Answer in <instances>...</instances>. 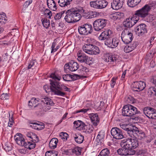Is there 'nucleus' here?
<instances>
[{"label": "nucleus", "mask_w": 156, "mask_h": 156, "mask_svg": "<svg viewBox=\"0 0 156 156\" xmlns=\"http://www.w3.org/2000/svg\"><path fill=\"white\" fill-rule=\"evenodd\" d=\"M31 141L26 142L25 144L24 145V146L26 148L30 150L34 149L35 148L36 145L35 142H37L39 140L38 138L35 140L34 139V140H30Z\"/></svg>", "instance_id": "5701e85b"}, {"label": "nucleus", "mask_w": 156, "mask_h": 156, "mask_svg": "<svg viewBox=\"0 0 156 156\" xmlns=\"http://www.w3.org/2000/svg\"><path fill=\"white\" fill-rule=\"evenodd\" d=\"M4 148L6 151H9L12 150L11 145L9 143L5 144L4 147Z\"/></svg>", "instance_id": "864d4df0"}, {"label": "nucleus", "mask_w": 156, "mask_h": 156, "mask_svg": "<svg viewBox=\"0 0 156 156\" xmlns=\"http://www.w3.org/2000/svg\"><path fill=\"white\" fill-rule=\"evenodd\" d=\"M138 128L133 126L132 128H130L129 130L127 133L128 135L130 137L133 138H136L137 136V131Z\"/></svg>", "instance_id": "393cba45"}, {"label": "nucleus", "mask_w": 156, "mask_h": 156, "mask_svg": "<svg viewBox=\"0 0 156 156\" xmlns=\"http://www.w3.org/2000/svg\"><path fill=\"white\" fill-rule=\"evenodd\" d=\"M94 130V128L92 125H87L86 127L85 132L88 133H92Z\"/></svg>", "instance_id": "8fccbe9b"}, {"label": "nucleus", "mask_w": 156, "mask_h": 156, "mask_svg": "<svg viewBox=\"0 0 156 156\" xmlns=\"http://www.w3.org/2000/svg\"><path fill=\"white\" fill-rule=\"evenodd\" d=\"M58 153L55 151H48L45 153V156H57Z\"/></svg>", "instance_id": "49530a36"}, {"label": "nucleus", "mask_w": 156, "mask_h": 156, "mask_svg": "<svg viewBox=\"0 0 156 156\" xmlns=\"http://www.w3.org/2000/svg\"><path fill=\"white\" fill-rule=\"evenodd\" d=\"M90 117L93 125L95 126H97L99 122V119L98 114H90Z\"/></svg>", "instance_id": "cd10ccee"}, {"label": "nucleus", "mask_w": 156, "mask_h": 156, "mask_svg": "<svg viewBox=\"0 0 156 156\" xmlns=\"http://www.w3.org/2000/svg\"><path fill=\"white\" fill-rule=\"evenodd\" d=\"M112 32L109 30H107L102 32L99 37L100 40H105L109 39L112 34Z\"/></svg>", "instance_id": "412c9836"}, {"label": "nucleus", "mask_w": 156, "mask_h": 156, "mask_svg": "<svg viewBox=\"0 0 156 156\" xmlns=\"http://www.w3.org/2000/svg\"><path fill=\"white\" fill-rule=\"evenodd\" d=\"M132 85V90L135 91H141L146 87L145 83L142 81L134 82Z\"/></svg>", "instance_id": "2eb2a0df"}, {"label": "nucleus", "mask_w": 156, "mask_h": 156, "mask_svg": "<svg viewBox=\"0 0 156 156\" xmlns=\"http://www.w3.org/2000/svg\"><path fill=\"white\" fill-rule=\"evenodd\" d=\"M105 43L108 47L114 48L117 46L119 44V41L116 39L110 37L105 40Z\"/></svg>", "instance_id": "f3484780"}, {"label": "nucleus", "mask_w": 156, "mask_h": 156, "mask_svg": "<svg viewBox=\"0 0 156 156\" xmlns=\"http://www.w3.org/2000/svg\"><path fill=\"white\" fill-rule=\"evenodd\" d=\"M75 141L77 143L81 144L82 143L84 140L83 136L80 134L75 135V136H74Z\"/></svg>", "instance_id": "e433bc0d"}, {"label": "nucleus", "mask_w": 156, "mask_h": 156, "mask_svg": "<svg viewBox=\"0 0 156 156\" xmlns=\"http://www.w3.org/2000/svg\"><path fill=\"white\" fill-rule=\"evenodd\" d=\"M151 5L146 4L141 9L136 10L133 15L136 18H144L148 15L149 12L151 9Z\"/></svg>", "instance_id": "20e7f679"}, {"label": "nucleus", "mask_w": 156, "mask_h": 156, "mask_svg": "<svg viewBox=\"0 0 156 156\" xmlns=\"http://www.w3.org/2000/svg\"><path fill=\"white\" fill-rule=\"evenodd\" d=\"M79 11L74 8L68 10L66 12L64 19L68 23H73L79 21L81 16Z\"/></svg>", "instance_id": "f03ea898"}, {"label": "nucleus", "mask_w": 156, "mask_h": 156, "mask_svg": "<svg viewBox=\"0 0 156 156\" xmlns=\"http://www.w3.org/2000/svg\"><path fill=\"white\" fill-rule=\"evenodd\" d=\"M65 11H63L57 13L54 16L55 20H57L60 19L62 15L65 13Z\"/></svg>", "instance_id": "de8ad7c7"}, {"label": "nucleus", "mask_w": 156, "mask_h": 156, "mask_svg": "<svg viewBox=\"0 0 156 156\" xmlns=\"http://www.w3.org/2000/svg\"><path fill=\"white\" fill-rule=\"evenodd\" d=\"M122 0H113L111 3V7L115 10H118L121 9L123 5Z\"/></svg>", "instance_id": "6ab92c4d"}, {"label": "nucleus", "mask_w": 156, "mask_h": 156, "mask_svg": "<svg viewBox=\"0 0 156 156\" xmlns=\"http://www.w3.org/2000/svg\"><path fill=\"white\" fill-rule=\"evenodd\" d=\"M89 108H88L87 109H83L80 110H79L76 111V113H78L79 112H83L84 113L86 112L87 111L89 110Z\"/></svg>", "instance_id": "680f3d73"}, {"label": "nucleus", "mask_w": 156, "mask_h": 156, "mask_svg": "<svg viewBox=\"0 0 156 156\" xmlns=\"http://www.w3.org/2000/svg\"><path fill=\"white\" fill-rule=\"evenodd\" d=\"M151 81L156 86V76H153L151 80Z\"/></svg>", "instance_id": "774afa93"}, {"label": "nucleus", "mask_w": 156, "mask_h": 156, "mask_svg": "<svg viewBox=\"0 0 156 156\" xmlns=\"http://www.w3.org/2000/svg\"><path fill=\"white\" fill-rule=\"evenodd\" d=\"M13 114L12 111H11L9 112V122L8 123V126L9 127H12L13 124L14 122L13 118Z\"/></svg>", "instance_id": "79ce46f5"}, {"label": "nucleus", "mask_w": 156, "mask_h": 156, "mask_svg": "<svg viewBox=\"0 0 156 156\" xmlns=\"http://www.w3.org/2000/svg\"><path fill=\"white\" fill-rule=\"evenodd\" d=\"M117 153L121 155L126 156V155H132L135 154L134 152L128 151V149L123 147L117 150Z\"/></svg>", "instance_id": "4be33fe9"}, {"label": "nucleus", "mask_w": 156, "mask_h": 156, "mask_svg": "<svg viewBox=\"0 0 156 156\" xmlns=\"http://www.w3.org/2000/svg\"><path fill=\"white\" fill-rule=\"evenodd\" d=\"M129 138L127 140H124L121 141L120 145L122 147L125 148L126 149H128V151H133L135 154L136 152L135 151H131V148H130V145L129 144H130Z\"/></svg>", "instance_id": "a878e982"}, {"label": "nucleus", "mask_w": 156, "mask_h": 156, "mask_svg": "<svg viewBox=\"0 0 156 156\" xmlns=\"http://www.w3.org/2000/svg\"><path fill=\"white\" fill-rule=\"evenodd\" d=\"M47 5L48 8L51 10L55 11L57 9L55 3L53 0H47Z\"/></svg>", "instance_id": "c756f323"}, {"label": "nucleus", "mask_w": 156, "mask_h": 156, "mask_svg": "<svg viewBox=\"0 0 156 156\" xmlns=\"http://www.w3.org/2000/svg\"><path fill=\"white\" fill-rule=\"evenodd\" d=\"M62 77L63 79L66 81H70L74 80V76L70 74L64 75Z\"/></svg>", "instance_id": "a19ab883"}, {"label": "nucleus", "mask_w": 156, "mask_h": 156, "mask_svg": "<svg viewBox=\"0 0 156 156\" xmlns=\"http://www.w3.org/2000/svg\"><path fill=\"white\" fill-rule=\"evenodd\" d=\"M37 62L36 60H31L28 64L27 67V69H34L37 67Z\"/></svg>", "instance_id": "c9c22d12"}, {"label": "nucleus", "mask_w": 156, "mask_h": 156, "mask_svg": "<svg viewBox=\"0 0 156 156\" xmlns=\"http://www.w3.org/2000/svg\"><path fill=\"white\" fill-rule=\"evenodd\" d=\"M137 135L138 138L140 137V138H143L145 137V134L144 133L143 131L139 129L138 128V131H137Z\"/></svg>", "instance_id": "09e8293b"}, {"label": "nucleus", "mask_w": 156, "mask_h": 156, "mask_svg": "<svg viewBox=\"0 0 156 156\" xmlns=\"http://www.w3.org/2000/svg\"><path fill=\"white\" fill-rule=\"evenodd\" d=\"M87 125H85L84 122L82 121L81 124H80V127L82 129L85 130Z\"/></svg>", "instance_id": "e2e57ef3"}, {"label": "nucleus", "mask_w": 156, "mask_h": 156, "mask_svg": "<svg viewBox=\"0 0 156 156\" xmlns=\"http://www.w3.org/2000/svg\"><path fill=\"white\" fill-rule=\"evenodd\" d=\"M91 52L90 53V54L97 55L100 53V51L98 47L93 45V48Z\"/></svg>", "instance_id": "37998d69"}, {"label": "nucleus", "mask_w": 156, "mask_h": 156, "mask_svg": "<svg viewBox=\"0 0 156 156\" xmlns=\"http://www.w3.org/2000/svg\"><path fill=\"white\" fill-rule=\"evenodd\" d=\"M115 80L116 79H115L114 78H113L111 80V86L112 88L113 87L115 84Z\"/></svg>", "instance_id": "69168bd1"}, {"label": "nucleus", "mask_w": 156, "mask_h": 156, "mask_svg": "<svg viewBox=\"0 0 156 156\" xmlns=\"http://www.w3.org/2000/svg\"><path fill=\"white\" fill-rule=\"evenodd\" d=\"M78 30L80 34L87 35L92 32V27L91 25L85 24L79 27Z\"/></svg>", "instance_id": "1a4fd4ad"}, {"label": "nucleus", "mask_w": 156, "mask_h": 156, "mask_svg": "<svg viewBox=\"0 0 156 156\" xmlns=\"http://www.w3.org/2000/svg\"><path fill=\"white\" fill-rule=\"evenodd\" d=\"M122 114L126 116H131L137 114H140L137 108L130 105H125L122 109Z\"/></svg>", "instance_id": "7ed1b4c3"}, {"label": "nucleus", "mask_w": 156, "mask_h": 156, "mask_svg": "<svg viewBox=\"0 0 156 156\" xmlns=\"http://www.w3.org/2000/svg\"><path fill=\"white\" fill-rule=\"evenodd\" d=\"M56 84V90L60 91L64 94L63 95H60L61 96H63L65 94V93L63 92L62 91L65 90L67 91H70L69 88L65 86L60 85L59 83L57 82V83Z\"/></svg>", "instance_id": "c85d7f7f"}, {"label": "nucleus", "mask_w": 156, "mask_h": 156, "mask_svg": "<svg viewBox=\"0 0 156 156\" xmlns=\"http://www.w3.org/2000/svg\"><path fill=\"white\" fill-rule=\"evenodd\" d=\"M107 20L102 19H98L94 21L93 23L94 30L99 31L103 29L106 25Z\"/></svg>", "instance_id": "423d86ee"}, {"label": "nucleus", "mask_w": 156, "mask_h": 156, "mask_svg": "<svg viewBox=\"0 0 156 156\" xmlns=\"http://www.w3.org/2000/svg\"><path fill=\"white\" fill-rule=\"evenodd\" d=\"M56 82L52 81L50 83V87H49L47 85H45L44 86V89L47 93L52 91L54 92L55 94L57 95H63L64 94L63 93L56 90Z\"/></svg>", "instance_id": "39448f33"}, {"label": "nucleus", "mask_w": 156, "mask_h": 156, "mask_svg": "<svg viewBox=\"0 0 156 156\" xmlns=\"http://www.w3.org/2000/svg\"><path fill=\"white\" fill-rule=\"evenodd\" d=\"M79 65L76 62L72 61L66 64L64 66V70L65 71L67 69L72 72L76 71L79 68Z\"/></svg>", "instance_id": "4468645a"}, {"label": "nucleus", "mask_w": 156, "mask_h": 156, "mask_svg": "<svg viewBox=\"0 0 156 156\" xmlns=\"http://www.w3.org/2000/svg\"><path fill=\"white\" fill-rule=\"evenodd\" d=\"M91 59V58L85 55L80 54V53L78 54L77 60L81 62H84L87 64L90 65L92 62Z\"/></svg>", "instance_id": "dca6fc26"}, {"label": "nucleus", "mask_w": 156, "mask_h": 156, "mask_svg": "<svg viewBox=\"0 0 156 156\" xmlns=\"http://www.w3.org/2000/svg\"><path fill=\"white\" fill-rule=\"evenodd\" d=\"M139 20L138 17H135L133 15V17L131 18H127L126 20L123 22L124 26L130 28L134 25Z\"/></svg>", "instance_id": "9b49d317"}, {"label": "nucleus", "mask_w": 156, "mask_h": 156, "mask_svg": "<svg viewBox=\"0 0 156 156\" xmlns=\"http://www.w3.org/2000/svg\"><path fill=\"white\" fill-rule=\"evenodd\" d=\"M127 101L130 103H133L135 102V99L134 98L131 96H129L127 98Z\"/></svg>", "instance_id": "4d7b16f0"}, {"label": "nucleus", "mask_w": 156, "mask_h": 156, "mask_svg": "<svg viewBox=\"0 0 156 156\" xmlns=\"http://www.w3.org/2000/svg\"><path fill=\"white\" fill-rule=\"evenodd\" d=\"M111 133L113 138L116 139H121L124 137L122 130L117 127L113 128L111 130Z\"/></svg>", "instance_id": "f8f14e48"}, {"label": "nucleus", "mask_w": 156, "mask_h": 156, "mask_svg": "<svg viewBox=\"0 0 156 156\" xmlns=\"http://www.w3.org/2000/svg\"><path fill=\"white\" fill-rule=\"evenodd\" d=\"M58 142V140L56 138H53L50 141L49 147L51 149L55 148L57 146Z\"/></svg>", "instance_id": "f704fd0d"}, {"label": "nucleus", "mask_w": 156, "mask_h": 156, "mask_svg": "<svg viewBox=\"0 0 156 156\" xmlns=\"http://www.w3.org/2000/svg\"><path fill=\"white\" fill-rule=\"evenodd\" d=\"M89 43L85 44L83 47V49L84 51L86 53L90 54L91 51L93 48V45L91 43L90 41H91L90 38L87 39Z\"/></svg>", "instance_id": "b1692460"}, {"label": "nucleus", "mask_w": 156, "mask_h": 156, "mask_svg": "<svg viewBox=\"0 0 156 156\" xmlns=\"http://www.w3.org/2000/svg\"><path fill=\"white\" fill-rule=\"evenodd\" d=\"M130 140V144H129L130 145V148L131 151H135L134 149L137 147L138 145V142L137 140L134 139H129Z\"/></svg>", "instance_id": "7c9ffc66"}, {"label": "nucleus", "mask_w": 156, "mask_h": 156, "mask_svg": "<svg viewBox=\"0 0 156 156\" xmlns=\"http://www.w3.org/2000/svg\"><path fill=\"white\" fill-rule=\"evenodd\" d=\"M122 13L117 12L113 14L112 16L114 19H120L121 18L122 15H123Z\"/></svg>", "instance_id": "3c124183"}, {"label": "nucleus", "mask_w": 156, "mask_h": 156, "mask_svg": "<svg viewBox=\"0 0 156 156\" xmlns=\"http://www.w3.org/2000/svg\"><path fill=\"white\" fill-rule=\"evenodd\" d=\"M72 153L77 155H79L81 154V149L79 147H77L73 149H72Z\"/></svg>", "instance_id": "a18cd8bd"}, {"label": "nucleus", "mask_w": 156, "mask_h": 156, "mask_svg": "<svg viewBox=\"0 0 156 156\" xmlns=\"http://www.w3.org/2000/svg\"><path fill=\"white\" fill-rule=\"evenodd\" d=\"M141 0H128L127 4L129 7H133L138 5Z\"/></svg>", "instance_id": "473e14b6"}, {"label": "nucleus", "mask_w": 156, "mask_h": 156, "mask_svg": "<svg viewBox=\"0 0 156 156\" xmlns=\"http://www.w3.org/2000/svg\"><path fill=\"white\" fill-rule=\"evenodd\" d=\"M149 93L150 94L154 95L156 96V86L155 87L149 88Z\"/></svg>", "instance_id": "603ef678"}, {"label": "nucleus", "mask_w": 156, "mask_h": 156, "mask_svg": "<svg viewBox=\"0 0 156 156\" xmlns=\"http://www.w3.org/2000/svg\"><path fill=\"white\" fill-rule=\"evenodd\" d=\"M144 114L149 118L155 119L156 118V110L149 107H146L143 109Z\"/></svg>", "instance_id": "9d476101"}, {"label": "nucleus", "mask_w": 156, "mask_h": 156, "mask_svg": "<svg viewBox=\"0 0 156 156\" xmlns=\"http://www.w3.org/2000/svg\"><path fill=\"white\" fill-rule=\"evenodd\" d=\"M14 138L16 143L19 145L24 146L25 144L26 141L21 134L19 133L15 135Z\"/></svg>", "instance_id": "aec40b11"}, {"label": "nucleus", "mask_w": 156, "mask_h": 156, "mask_svg": "<svg viewBox=\"0 0 156 156\" xmlns=\"http://www.w3.org/2000/svg\"><path fill=\"white\" fill-rule=\"evenodd\" d=\"M81 122L82 121L80 120L75 121L73 122V124L76 128H78L80 127Z\"/></svg>", "instance_id": "bf43d9fd"}, {"label": "nucleus", "mask_w": 156, "mask_h": 156, "mask_svg": "<svg viewBox=\"0 0 156 156\" xmlns=\"http://www.w3.org/2000/svg\"><path fill=\"white\" fill-rule=\"evenodd\" d=\"M104 57V61L107 62H114L116 60V57L109 54H106L105 55Z\"/></svg>", "instance_id": "2f4dec72"}, {"label": "nucleus", "mask_w": 156, "mask_h": 156, "mask_svg": "<svg viewBox=\"0 0 156 156\" xmlns=\"http://www.w3.org/2000/svg\"><path fill=\"white\" fill-rule=\"evenodd\" d=\"M108 4V2L105 0H96L90 2L91 7L97 9L104 8L107 6Z\"/></svg>", "instance_id": "0eeeda50"}, {"label": "nucleus", "mask_w": 156, "mask_h": 156, "mask_svg": "<svg viewBox=\"0 0 156 156\" xmlns=\"http://www.w3.org/2000/svg\"><path fill=\"white\" fill-rule=\"evenodd\" d=\"M135 31L138 36H142L147 33V26L145 24H141L135 28Z\"/></svg>", "instance_id": "ddd939ff"}, {"label": "nucleus", "mask_w": 156, "mask_h": 156, "mask_svg": "<svg viewBox=\"0 0 156 156\" xmlns=\"http://www.w3.org/2000/svg\"><path fill=\"white\" fill-rule=\"evenodd\" d=\"M121 37L124 43L128 44L133 40V34L127 30H124L121 34Z\"/></svg>", "instance_id": "6e6552de"}, {"label": "nucleus", "mask_w": 156, "mask_h": 156, "mask_svg": "<svg viewBox=\"0 0 156 156\" xmlns=\"http://www.w3.org/2000/svg\"><path fill=\"white\" fill-rule=\"evenodd\" d=\"M42 23L44 27L47 28L50 25V21L48 20L47 18L42 19L41 20Z\"/></svg>", "instance_id": "c03bdc74"}, {"label": "nucleus", "mask_w": 156, "mask_h": 156, "mask_svg": "<svg viewBox=\"0 0 156 156\" xmlns=\"http://www.w3.org/2000/svg\"><path fill=\"white\" fill-rule=\"evenodd\" d=\"M110 152L107 148L103 149L98 156H110Z\"/></svg>", "instance_id": "58836bf2"}, {"label": "nucleus", "mask_w": 156, "mask_h": 156, "mask_svg": "<svg viewBox=\"0 0 156 156\" xmlns=\"http://www.w3.org/2000/svg\"><path fill=\"white\" fill-rule=\"evenodd\" d=\"M28 123L29 124H32L30 126V127L37 130H41L44 127V123L40 122L37 121L36 122H32L31 121H28Z\"/></svg>", "instance_id": "a211bd4d"}, {"label": "nucleus", "mask_w": 156, "mask_h": 156, "mask_svg": "<svg viewBox=\"0 0 156 156\" xmlns=\"http://www.w3.org/2000/svg\"><path fill=\"white\" fill-rule=\"evenodd\" d=\"M52 12L48 9H47L45 11L44 15L48 16V18L51 19V17L52 15Z\"/></svg>", "instance_id": "6e6d98bb"}, {"label": "nucleus", "mask_w": 156, "mask_h": 156, "mask_svg": "<svg viewBox=\"0 0 156 156\" xmlns=\"http://www.w3.org/2000/svg\"><path fill=\"white\" fill-rule=\"evenodd\" d=\"M84 72L87 73L89 72V69L86 67L83 66L81 69V72Z\"/></svg>", "instance_id": "0e129e2a"}, {"label": "nucleus", "mask_w": 156, "mask_h": 156, "mask_svg": "<svg viewBox=\"0 0 156 156\" xmlns=\"http://www.w3.org/2000/svg\"><path fill=\"white\" fill-rule=\"evenodd\" d=\"M120 126L122 128L127 131V132L130 129V128H129V125H126L125 124H120Z\"/></svg>", "instance_id": "5fc2aeb1"}, {"label": "nucleus", "mask_w": 156, "mask_h": 156, "mask_svg": "<svg viewBox=\"0 0 156 156\" xmlns=\"http://www.w3.org/2000/svg\"><path fill=\"white\" fill-rule=\"evenodd\" d=\"M138 45L137 42L135 41L132 44H130L129 45H126L125 46L124 51L126 53H129L135 48Z\"/></svg>", "instance_id": "bb28decb"}, {"label": "nucleus", "mask_w": 156, "mask_h": 156, "mask_svg": "<svg viewBox=\"0 0 156 156\" xmlns=\"http://www.w3.org/2000/svg\"><path fill=\"white\" fill-rule=\"evenodd\" d=\"M51 77L54 80H59L60 79L55 75V73H51L50 75Z\"/></svg>", "instance_id": "338daca9"}, {"label": "nucleus", "mask_w": 156, "mask_h": 156, "mask_svg": "<svg viewBox=\"0 0 156 156\" xmlns=\"http://www.w3.org/2000/svg\"><path fill=\"white\" fill-rule=\"evenodd\" d=\"M72 0H59L58 2L59 5L62 7H64L69 5Z\"/></svg>", "instance_id": "72a5a7b5"}, {"label": "nucleus", "mask_w": 156, "mask_h": 156, "mask_svg": "<svg viewBox=\"0 0 156 156\" xmlns=\"http://www.w3.org/2000/svg\"><path fill=\"white\" fill-rule=\"evenodd\" d=\"M105 134L104 132H100L97 137L96 140L98 143H101L103 141Z\"/></svg>", "instance_id": "4c0bfd02"}, {"label": "nucleus", "mask_w": 156, "mask_h": 156, "mask_svg": "<svg viewBox=\"0 0 156 156\" xmlns=\"http://www.w3.org/2000/svg\"><path fill=\"white\" fill-rule=\"evenodd\" d=\"M7 20L5 14L3 13L0 14V24L3 25L6 23Z\"/></svg>", "instance_id": "ea45409f"}, {"label": "nucleus", "mask_w": 156, "mask_h": 156, "mask_svg": "<svg viewBox=\"0 0 156 156\" xmlns=\"http://www.w3.org/2000/svg\"><path fill=\"white\" fill-rule=\"evenodd\" d=\"M9 95L7 94H2L1 96V98L2 100H6L8 99L9 98Z\"/></svg>", "instance_id": "13d9d810"}, {"label": "nucleus", "mask_w": 156, "mask_h": 156, "mask_svg": "<svg viewBox=\"0 0 156 156\" xmlns=\"http://www.w3.org/2000/svg\"><path fill=\"white\" fill-rule=\"evenodd\" d=\"M60 136H63V137L62 138V139L63 138L65 139L66 138V139L67 140L68 135L67 133L62 132L60 133Z\"/></svg>", "instance_id": "052dcab7"}, {"label": "nucleus", "mask_w": 156, "mask_h": 156, "mask_svg": "<svg viewBox=\"0 0 156 156\" xmlns=\"http://www.w3.org/2000/svg\"><path fill=\"white\" fill-rule=\"evenodd\" d=\"M41 103L39 104L38 101L36 99L32 98L29 101L28 105L31 108L37 107L40 109H42L44 111L46 112L51 109L50 106H53L54 103L48 97L44 96L41 99Z\"/></svg>", "instance_id": "f257e3e1"}]
</instances>
